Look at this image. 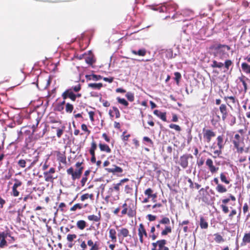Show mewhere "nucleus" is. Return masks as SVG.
<instances>
[{"instance_id": "1", "label": "nucleus", "mask_w": 250, "mask_h": 250, "mask_svg": "<svg viewBox=\"0 0 250 250\" xmlns=\"http://www.w3.org/2000/svg\"><path fill=\"white\" fill-rule=\"evenodd\" d=\"M82 86L80 83L72 86L71 87L66 89L62 94V97L63 101H65L67 99H69L71 101L75 102L77 98H79L82 97V94L77 93L81 90Z\"/></svg>"}, {"instance_id": "2", "label": "nucleus", "mask_w": 250, "mask_h": 250, "mask_svg": "<svg viewBox=\"0 0 250 250\" xmlns=\"http://www.w3.org/2000/svg\"><path fill=\"white\" fill-rule=\"evenodd\" d=\"M211 48L214 51V56L218 57L221 60L227 58L229 57L228 51L230 49V47L229 45L222 44L213 45Z\"/></svg>"}, {"instance_id": "3", "label": "nucleus", "mask_w": 250, "mask_h": 250, "mask_svg": "<svg viewBox=\"0 0 250 250\" xmlns=\"http://www.w3.org/2000/svg\"><path fill=\"white\" fill-rule=\"evenodd\" d=\"M121 216L127 215L129 218H133L136 215V207L132 201L126 200L122 205Z\"/></svg>"}, {"instance_id": "4", "label": "nucleus", "mask_w": 250, "mask_h": 250, "mask_svg": "<svg viewBox=\"0 0 250 250\" xmlns=\"http://www.w3.org/2000/svg\"><path fill=\"white\" fill-rule=\"evenodd\" d=\"M170 225V220L167 217H163L158 222V224L156 225L157 229H163L161 232L162 236H166L172 232V227Z\"/></svg>"}, {"instance_id": "5", "label": "nucleus", "mask_w": 250, "mask_h": 250, "mask_svg": "<svg viewBox=\"0 0 250 250\" xmlns=\"http://www.w3.org/2000/svg\"><path fill=\"white\" fill-rule=\"evenodd\" d=\"M83 162H78L75 164L77 169L74 170L73 167H70L66 170L68 175L71 176V179L74 181L79 179L81 177L83 167L82 166Z\"/></svg>"}, {"instance_id": "6", "label": "nucleus", "mask_w": 250, "mask_h": 250, "mask_svg": "<svg viewBox=\"0 0 250 250\" xmlns=\"http://www.w3.org/2000/svg\"><path fill=\"white\" fill-rule=\"evenodd\" d=\"M234 147L238 153H242L244 151L245 144L244 138L238 133L235 134L232 140Z\"/></svg>"}, {"instance_id": "7", "label": "nucleus", "mask_w": 250, "mask_h": 250, "mask_svg": "<svg viewBox=\"0 0 250 250\" xmlns=\"http://www.w3.org/2000/svg\"><path fill=\"white\" fill-rule=\"evenodd\" d=\"M216 140L218 149L212 151L213 155H212V157L214 159L220 157V155L222 154V149L224 148L225 146V143L224 142V136L223 135L218 136L217 137Z\"/></svg>"}, {"instance_id": "8", "label": "nucleus", "mask_w": 250, "mask_h": 250, "mask_svg": "<svg viewBox=\"0 0 250 250\" xmlns=\"http://www.w3.org/2000/svg\"><path fill=\"white\" fill-rule=\"evenodd\" d=\"M39 156L36 152L32 154H28L24 157L26 164L28 165L27 169H30L32 168L38 162Z\"/></svg>"}, {"instance_id": "9", "label": "nucleus", "mask_w": 250, "mask_h": 250, "mask_svg": "<svg viewBox=\"0 0 250 250\" xmlns=\"http://www.w3.org/2000/svg\"><path fill=\"white\" fill-rule=\"evenodd\" d=\"M167 241L165 239H160L151 243V250H169L168 247L166 246Z\"/></svg>"}, {"instance_id": "10", "label": "nucleus", "mask_w": 250, "mask_h": 250, "mask_svg": "<svg viewBox=\"0 0 250 250\" xmlns=\"http://www.w3.org/2000/svg\"><path fill=\"white\" fill-rule=\"evenodd\" d=\"M230 201L234 202L236 201L235 197L231 194H229L228 198L223 199L221 200L222 204L220 205V207L223 212L225 214H227L229 212V208L227 204Z\"/></svg>"}, {"instance_id": "11", "label": "nucleus", "mask_w": 250, "mask_h": 250, "mask_svg": "<svg viewBox=\"0 0 250 250\" xmlns=\"http://www.w3.org/2000/svg\"><path fill=\"white\" fill-rule=\"evenodd\" d=\"M193 159V156L190 154H185L180 157L178 164L184 169L186 168L188 166V159Z\"/></svg>"}, {"instance_id": "12", "label": "nucleus", "mask_w": 250, "mask_h": 250, "mask_svg": "<svg viewBox=\"0 0 250 250\" xmlns=\"http://www.w3.org/2000/svg\"><path fill=\"white\" fill-rule=\"evenodd\" d=\"M138 234L139 236V241L141 244L144 243V237L147 238L148 234L145 229V226L143 223H141L139 225L138 229Z\"/></svg>"}, {"instance_id": "13", "label": "nucleus", "mask_w": 250, "mask_h": 250, "mask_svg": "<svg viewBox=\"0 0 250 250\" xmlns=\"http://www.w3.org/2000/svg\"><path fill=\"white\" fill-rule=\"evenodd\" d=\"M8 236H10L8 228H7L4 231L0 232V248H4L7 246L8 243L6 239Z\"/></svg>"}, {"instance_id": "14", "label": "nucleus", "mask_w": 250, "mask_h": 250, "mask_svg": "<svg viewBox=\"0 0 250 250\" xmlns=\"http://www.w3.org/2000/svg\"><path fill=\"white\" fill-rule=\"evenodd\" d=\"M203 139L205 142L209 143L211 140L212 138L215 136V133L211 129H203Z\"/></svg>"}, {"instance_id": "15", "label": "nucleus", "mask_w": 250, "mask_h": 250, "mask_svg": "<svg viewBox=\"0 0 250 250\" xmlns=\"http://www.w3.org/2000/svg\"><path fill=\"white\" fill-rule=\"evenodd\" d=\"M56 169L54 167H51L48 171L43 172L45 181L46 182H53V181L57 177H53V174L55 173Z\"/></svg>"}, {"instance_id": "16", "label": "nucleus", "mask_w": 250, "mask_h": 250, "mask_svg": "<svg viewBox=\"0 0 250 250\" xmlns=\"http://www.w3.org/2000/svg\"><path fill=\"white\" fill-rule=\"evenodd\" d=\"M206 165L211 174H214L218 171L219 168L216 167L212 160L210 158H208L206 161Z\"/></svg>"}, {"instance_id": "17", "label": "nucleus", "mask_w": 250, "mask_h": 250, "mask_svg": "<svg viewBox=\"0 0 250 250\" xmlns=\"http://www.w3.org/2000/svg\"><path fill=\"white\" fill-rule=\"evenodd\" d=\"M177 8V5L173 3H166L163 6L161 7L160 11L167 12L168 13L175 11Z\"/></svg>"}, {"instance_id": "18", "label": "nucleus", "mask_w": 250, "mask_h": 250, "mask_svg": "<svg viewBox=\"0 0 250 250\" xmlns=\"http://www.w3.org/2000/svg\"><path fill=\"white\" fill-rule=\"evenodd\" d=\"M14 181H15V183L12 187L11 195L14 197H18L20 194V192L17 190V188L21 187L22 185V183L21 181L16 178L14 179Z\"/></svg>"}, {"instance_id": "19", "label": "nucleus", "mask_w": 250, "mask_h": 250, "mask_svg": "<svg viewBox=\"0 0 250 250\" xmlns=\"http://www.w3.org/2000/svg\"><path fill=\"white\" fill-rule=\"evenodd\" d=\"M54 154L56 156L57 160L60 162L64 165L66 164V157L65 152H62L59 150L54 152Z\"/></svg>"}, {"instance_id": "20", "label": "nucleus", "mask_w": 250, "mask_h": 250, "mask_svg": "<svg viewBox=\"0 0 250 250\" xmlns=\"http://www.w3.org/2000/svg\"><path fill=\"white\" fill-rule=\"evenodd\" d=\"M214 182L217 185L216 187V190L219 193H225L228 191L227 188L221 184L219 183V180L217 178H214L213 179Z\"/></svg>"}, {"instance_id": "21", "label": "nucleus", "mask_w": 250, "mask_h": 250, "mask_svg": "<svg viewBox=\"0 0 250 250\" xmlns=\"http://www.w3.org/2000/svg\"><path fill=\"white\" fill-rule=\"evenodd\" d=\"M223 99L230 108H232L231 104H235L237 102V100L235 96H225Z\"/></svg>"}, {"instance_id": "22", "label": "nucleus", "mask_w": 250, "mask_h": 250, "mask_svg": "<svg viewBox=\"0 0 250 250\" xmlns=\"http://www.w3.org/2000/svg\"><path fill=\"white\" fill-rule=\"evenodd\" d=\"M219 110L222 114V119L225 121L228 116V110L225 104H221L219 106Z\"/></svg>"}, {"instance_id": "23", "label": "nucleus", "mask_w": 250, "mask_h": 250, "mask_svg": "<svg viewBox=\"0 0 250 250\" xmlns=\"http://www.w3.org/2000/svg\"><path fill=\"white\" fill-rule=\"evenodd\" d=\"M87 245L90 247L89 250H99L100 249L99 242H94L91 239L88 240Z\"/></svg>"}, {"instance_id": "24", "label": "nucleus", "mask_w": 250, "mask_h": 250, "mask_svg": "<svg viewBox=\"0 0 250 250\" xmlns=\"http://www.w3.org/2000/svg\"><path fill=\"white\" fill-rule=\"evenodd\" d=\"M113 167H114L113 168H105V169L107 172L112 173L114 174L122 173L123 172L122 168L116 165H114Z\"/></svg>"}, {"instance_id": "25", "label": "nucleus", "mask_w": 250, "mask_h": 250, "mask_svg": "<svg viewBox=\"0 0 250 250\" xmlns=\"http://www.w3.org/2000/svg\"><path fill=\"white\" fill-rule=\"evenodd\" d=\"M129 230L125 228H122L118 230V236L122 237L123 238H125L129 235Z\"/></svg>"}, {"instance_id": "26", "label": "nucleus", "mask_w": 250, "mask_h": 250, "mask_svg": "<svg viewBox=\"0 0 250 250\" xmlns=\"http://www.w3.org/2000/svg\"><path fill=\"white\" fill-rule=\"evenodd\" d=\"M99 147L101 151L105 152L106 153H110L111 152V148L107 144L100 142Z\"/></svg>"}, {"instance_id": "27", "label": "nucleus", "mask_w": 250, "mask_h": 250, "mask_svg": "<svg viewBox=\"0 0 250 250\" xmlns=\"http://www.w3.org/2000/svg\"><path fill=\"white\" fill-rule=\"evenodd\" d=\"M199 225L201 229H207L208 227L207 220L202 216L200 217Z\"/></svg>"}, {"instance_id": "28", "label": "nucleus", "mask_w": 250, "mask_h": 250, "mask_svg": "<svg viewBox=\"0 0 250 250\" xmlns=\"http://www.w3.org/2000/svg\"><path fill=\"white\" fill-rule=\"evenodd\" d=\"M248 244H250V231H246L242 238L241 246H245Z\"/></svg>"}, {"instance_id": "29", "label": "nucleus", "mask_w": 250, "mask_h": 250, "mask_svg": "<svg viewBox=\"0 0 250 250\" xmlns=\"http://www.w3.org/2000/svg\"><path fill=\"white\" fill-rule=\"evenodd\" d=\"M199 195L201 196L200 198L204 202L208 201L207 195H208V191L205 190L204 188H202L199 191Z\"/></svg>"}, {"instance_id": "30", "label": "nucleus", "mask_w": 250, "mask_h": 250, "mask_svg": "<svg viewBox=\"0 0 250 250\" xmlns=\"http://www.w3.org/2000/svg\"><path fill=\"white\" fill-rule=\"evenodd\" d=\"M109 237L112 242H117L116 231L114 229H109Z\"/></svg>"}, {"instance_id": "31", "label": "nucleus", "mask_w": 250, "mask_h": 250, "mask_svg": "<svg viewBox=\"0 0 250 250\" xmlns=\"http://www.w3.org/2000/svg\"><path fill=\"white\" fill-rule=\"evenodd\" d=\"M220 178L221 181L226 185H229L230 183L231 180L229 177L227 176L225 173L222 172L220 173Z\"/></svg>"}, {"instance_id": "32", "label": "nucleus", "mask_w": 250, "mask_h": 250, "mask_svg": "<svg viewBox=\"0 0 250 250\" xmlns=\"http://www.w3.org/2000/svg\"><path fill=\"white\" fill-rule=\"evenodd\" d=\"M101 215L100 211L99 212L98 214L97 215H89L87 216V219L89 221H94V222H99L101 220Z\"/></svg>"}, {"instance_id": "33", "label": "nucleus", "mask_w": 250, "mask_h": 250, "mask_svg": "<svg viewBox=\"0 0 250 250\" xmlns=\"http://www.w3.org/2000/svg\"><path fill=\"white\" fill-rule=\"evenodd\" d=\"M153 113L157 117H159L162 121L167 122L166 113L161 112L158 110H155L153 111Z\"/></svg>"}, {"instance_id": "34", "label": "nucleus", "mask_w": 250, "mask_h": 250, "mask_svg": "<svg viewBox=\"0 0 250 250\" xmlns=\"http://www.w3.org/2000/svg\"><path fill=\"white\" fill-rule=\"evenodd\" d=\"M84 59L85 62L90 65H92L95 62L94 59V56L92 54H88L85 57Z\"/></svg>"}, {"instance_id": "35", "label": "nucleus", "mask_w": 250, "mask_h": 250, "mask_svg": "<svg viewBox=\"0 0 250 250\" xmlns=\"http://www.w3.org/2000/svg\"><path fill=\"white\" fill-rule=\"evenodd\" d=\"M114 112L115 114V116L116 118H119L120 117L121 114L120 112L118 109V108L116 106H113L112 107V110H109V114L110 115V117H113V116L112 114V112Z\"/></svg>"}, {"instance_id": "36", "label": "nucleus", "mask_w": 250, "mask_h": 250, "mask_svg": "<svg viewBox=\"0 0 250 250\" xmlns=\"http://www.w3.org/2000/svg\"><path fill=\"white\" fill-rule=\"evenodd\" d=\"M242 71L246 74H250V65L246 62H243L241 64Z\"/></svg>"}, {"instance_id": "37", "label": "nucleus", "mask_w": 250, "mask_h": 250, "mask_svg": "<svg viewBox=\"0 0 250 250\" xmlns=\"http://www.w3.org/2000/svg\"><path fill=\"white\" fill-rule=\"evenodd\" d=\"M76 226L79 229L83 230L86 227V222L84 220H80L77 221Z\"/></svg>"}, {"instance_id": "38", "label": "nucleus", "mask_w": 250, "mask_h": 250, "mask_svg": "<svg viewBox=\"0 0 250 250\" xmlns=\"http://www.w3.org/2000/svg\"><path fill=\"white\" fill-rule=\"evenodd\" d=\"M97 146L95 141H92L91 143V146L89 150L90 155L95 154V150L97 149Z\"/></svg>"}, {"instance_id": "39", "label": "nucleus", "mask_w": 250, "mask_h": 250, "mask_svg": "<svg viewBox=\"0 0 250 250\" xmlns=\"http://www.w3.org/2000/svg\"><path fill=\"white\" fill-rule=\"evenodd\" d=\"M88 198L90 199L91 200H94L93 193H91V194L85 193V194H83L81 196V198H80L81 200L82 201H84Z\"/></svg>"}, {"instance_id": "40", "label": "nucleus", "mask_w": 250, "mask_h": 250, "mask_svg": "<svg viewBox=\"0 0 250 250\" xmlns=\"http://www.w3.org/2000/svg\"><path fill=\"white\" fill-rule=\"evenodd\" d=\"M89 87L95 89H100L103 87L102 83H90L88 84Z\"/></svg>"}, {"instance_id": "41", "label": "nucleus", "mask_w": 250, "mask_h": 250, "mask_svg": "<svg viewBox=\"0 0 250 250\" xmlns=\"http://www.w3.org/2000/svg\"><path fill=\"white\" fill-rule=\"evenodd\" d=\"M214 236L215 237H214V241L217 243H220L221 242H223L225 241V240L223 238V237H222V236H221L218 233H215L214 234Z\"/></svg>"}, {"instance_id": "42", "label": "nucleus", "mask_w": 250, "mask_h": 250, "mask_svg": "<svg viewBox=\"0 0 250 250\" xmlns=\"http://www.w3.org/2000/svg\"><path fill=\"white\" fill-rule=\"evenodd\" d=\"M224 66V63L221 62H218L215 60L212 61V63L211 64L212 68H221Z\"/></svg>"}, {"instance_id": "43", "label": "nucleus", "mask_w": 250, "mask_h": 250, "mask_svg": "<svg viewBox=\"0 0 250 250\" xmlns=\"http://www.w3.org/2000/svg\"><path fill=\"white\" fill-rule=\"evenodd\" d=\"M117 101L119 104H120L123 105L125 107H127L129 104L128 102L124 98H121L120 97H117Z\"/></svg>"}, {"instance_id": "44", "label": "nucleus", "mask_w": 250, "mask_h": 250, "mask_svg": "<svg viewBox=\"0 0 250 250\" xmlns=\"http://www.w3.org/2000/svg\"><path fill=\"white\" fill-rule=\"evenodd\" d=\"M132 53L134 55L144 56L146 54V51L145 49H139L138 51L132 50Z\"/></svg>"}, {"instance_id": "45", "label": "nucleus", "mask_w": 250, "mask_h": 250, "mask_svg": "<svg viewBox=\"0 0 250 250\" xmlns=\"http://www.w3.org/2000/svg\"><path fill=\"white\" fill-rule=\"evenodd\" d=\"M125 191L127 194H132L133 192V185L128 184L125 186Z\"/></svg>"}, {"instance_id": "46", "label": "nucleus", "mask_w": 250, "mask_h": 250, "mask_svg": "<svg viewBox=\"0 0 250 250\" xmlns=\"http://www.w3.org/2000/svg\"><path fill=\"white\" fill-rule=\"evenodd\" d=\"M74 109L73 104L69 103H67L65 104V111L67 113H71Z\"/></svg>"}, {"instance_id": "47", "label": "nucleus", "mask_w": 250, "mask_h": 250, "mask_svg": "<svg viewBox=\"0 0 250 250\" xmlns=\"http://www.w3.org/2000/svg\"><path fill=\"white\" fill-rule=\"evenodd\" d=\"M65 104V101H62L61 103L58 104L56 107V110L62 111L63 110V105Z\"/></svg>"}, {"instance_id": "48", "label": "nucleus", "mask_w": 250, "mask_h": 250, "mask_svg": "<svg viewBox=\"0 0 250 250\" xmlns=\"http://www.w3.org/2000/svg\"><path fill=\"white\" fill-rule=\"evenodd\" d=\"M33 199V195L32 194V192H30L29 194L26 195L23 198V201L25 202H27L29 200L32 201Z\"/></svg>"}, {"instance_id": "49", "label": "nucleus", "mask_w": 250, "mask_h": 250, "mask_svg": "<svg viewBox=\"0 0 250 250\" xmlns=\"http://www.w3.org/2000/svg\"><path fill=\"white\" fill-rule=\"evenodd\" d=\"M64 129H65L64 126H62L61 128H57V136L58 137V138H60L61 137V136H62V135L63 133Z\"/></svg>"}, {"instance_id": "50", "label": "nucleus", "mask_w": 250, "mask_h": 250, "mask_svg": "<svg viewBox=\"0 0 250 250\" xmlns=\"http://www.w3.org/2000/svg\"><path fill=\"white\" fill-rule=\"evenodd\" d=\"M125 97L129 102H133L134 100V95L133 93L130 92H128L126 94Z\"/></svg>"}, {"instance_id": "51", "label": "nucleus", "mask_w": 250, "mask_h": 250, "mask_svg": "<svg viewBox=\"0 0 250 250\" xmlns=\"http://www.w3.org/2000/svg\"><path fill=\"white\" fill-rule=\"evenodd\" d=\"M17 164L18 165V166L21 167V168H23L24 167H25L26 166V163L25 161V160L23 159H20L18 162H17Z\"/></svg>"}, {"instance_id": "52", "label": "nucleus", "mask_w": 250, "mask_h": 250, "mask_svg": "<svg viewBox=\"0 0 250 250\" xmlns=\"http://www.w3.org/2000/svg\"><path fill=\"white\" fill-rule=\"evenodd\" d=\"M83 208V206L82 204L78 203L75 204L72 207H71L70 209V210L71 211H75L77 209H81Z\"/></svg>"}, {"instance_id": "53", "label": "nucleus", "mask_w": 250, "mask_h": 250, "mask_svg": "<svg viewBox=\"0 0 250 250\" xmlns=\"http://www.w3.org/2000/svg\"><path fill=\"white\" fill-rule=\"evenodd\" d=\"M174 74L175 76L174 80L176 82V84L178 85L180 82V80L181 79V75L179 72H176Z\"/></svg>"}, {"instance_id": "54", "label": "nucleus", "mask_w": 250, "mask_h": 250, "mask_svg": "<svg viewBox=\"0 0 250 250\" xmlns=\"http://www.w3.org/2000/svg\"><path fill=\"white\" fill-rule=\"evenodd\" d=\"M81 129L86 133V136H88L91 133L90 130L88 129L85 124H83L81 125Z\"/></svg>"}, {"instance_id": "55", "label": "nucleus", "mask_w": 250, "mask_h": 250, "mask_svg": "<svg viewBox=\"0 0 250 250\" xmlns=\"http://www.w3.org/2000/svg\"><path fill=\"white\" fill-rule=\"evenodd\" d=\"M225 68L227 70H229V67L232 65V62L230 60H227L224 63Z\"/></svg>"}, {"instance_id": "56", "label": "nucleus", "mask_w": 250, "mask_h": 250, "mask_svg": "<svg viewBox=\"0 0 250 250\" xmlns=\"http://www.w3.org/2000/svg\"><path fill=\"white\" fill-rule=\"evenodd\" d=\"M76 238L77 235L75 234H68L67 236V240L69 242H72Z\"/></svg>"}, {"instance_id": "57", "label": "nucleus", "mask_w": 250, "mask_h": 250, "mask_svg": "<svg viewBox=\"0 0 250 250\" xmlns=\"http://www.w3.org/2000/svg\"><path fill=\"white\" fill-rule=\"evenodd\" d=\"M169 127L172 129H174L177 131L180 132L181 130V128L179 125L176 124H171L169 125Z\"/></svg>"}, {"instance_id": "58", "label": "nucleus", "mask_w": 250, "mask_h": 250, "mask_svg": "<svg viewBox=\"0 0 250 250\" xmlns=\"http://www.w3.org/2000/svg\"><path fill=\"white\" fill-rule=\"evenodd\" d=\"M153 192V190L151 188H148L145 190L144 194L148 198H150V196Z\"/></svg>"}, {"instance_id": "59", "label": "nucleus", "mask_w": 250, "mask_h": 250, "mask_svg": "<svg viewBox=\"0 0 250 250\" xmlns=\"http://www.w3.org/2000/svg\"><path fill=\"white\" fill-rule=\"evenodd\" d=\"M89 77H91V78H89L90 80L92 79V80H95V81H98V80L102 79V77L101 75H95V74H93L92 75H90Z\"/></svg>"}, {"instance_id": "60", "label": "nucleus", "mask_w": 250, "mask_h": 250, "mask_svg": "<svg viewBox=\"0 0 250 250\" xmlns=\"http://www.w3.org/2000/svg\"><path fill=\"white\" fill-rule=\"evenodd\" d=\"M122 185L121 184V183H118L115 185H114L113 188H111V190L112 191H113V190H114L115 191H116V192H120V186H121Z\"/></svg>"}, {"instance_id": "61", "label": "nucleus", "mask_w": 250, "mask_h": 250, "mask_svg": "<svg viewBox=\"0 0 250 250\" xmlns=\"http://www.w3.org/2000/svg\"><path fill=\"white\" fill-rule=\"evenodd\" d=\"M237 213L236 210L235 209H231L229 214V218L230 220H232L234 217Z\"/></svg>"}, {"instance_id": "62", "label": "nucleus", "mask_w": 250, "mask_h": 250, "mask_svg": "<svg viewBox=\"0 0 250 250\" xmlns=\"http://www.w3.org/2000/svg\"><path fill=\"white\" fill-rule=\"evenodd\" d=\"M239 80H240V82H242V84L244 86V91L246 92L247 91V89H248L247 88V84L246 83V82L245 81V80H244V78L243 77L239 78Z\"/></svg>"}, {"instance_id": "63", "label": "nucleus", "mask_w": 250, "mask_h": 250, "mask_svg": "<svg viewBox=\"0 0 250 250\" xmlns=\"http://www.w3.org/2000/svg\"><path fill=\"white\" fill-rule=\"evenodd\" d=\"M47 131V125L45 124L44 125V127L43 128L42 132H40L38 136L39 137H42L45 133Z\"/></svg>"}, {"instance_id": "64", "label": "nucleus", "mask_w": 250, "mask_h": 250, "mask_svg": "<svg viewBox=\"0 0 250 250\" xmlns=\"http://www.w3.org/2000/svg\"><path fill=\"white\" fill-rule=\"evenodd\" d=\"M143 141L144 142H146L148 143L150 145H151V146L153 145V141L149 137H146V136H145V137H143Z\"/></svg>"}]
</instances>
